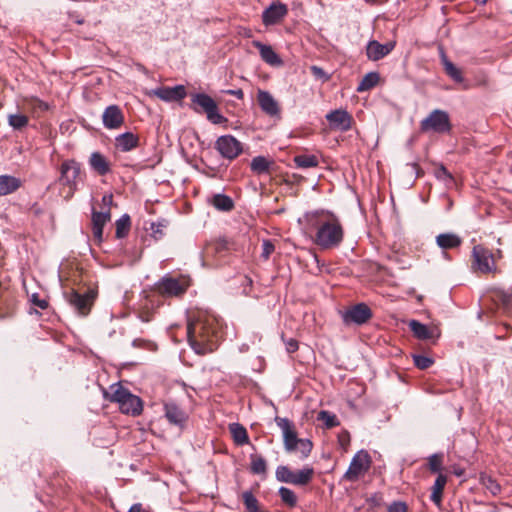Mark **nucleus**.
<instances>
[{"label":"nucleus","instance_id":"obj_1","mask_svg":"<svg viewBox=\"0 0 512 512\" xmlns=\"http://www.w3.org/2000/svg\"><path fill=\"white\" fill-rule=\"evenodd\" d=\"M313 226L317 228L314 243L322 249H330L338 246L343 240V228L337 217L332 214L309 216Z\"/></svg>","mask_w":512,"mask_h":512},{"label":"nucleus","instance_id":"obj_2","mask_svg":"<svg viewBox=\"0 0 512 512\" xmlns=\"http://www.w3.org/2000/svg\"><path fill=\"white\" fill-rule=\"evenodd\" d=\"M215 320L209 316L198 315L189 321L187 326V337L190 345L198 354H205L213 350V337L216 333Z\"/></svg>","mask_w":512,"mask_h":512},{"label":"nucleus","instance_id":"obj_3","mask_svg":"<svg viewBox=\"0 0 512 512\" xmlns=\"http://www.w3.org/2000/svg\"><path fill=\"white\" fill-rule=\"evenodd\" d=\"M105 397L112 402L118 403L119 409L125 414L136 416L142 412L143 405L141 399L131 394L119 383L111 385L110 392H106Z\"/></svg>","mask_w":512,"mask_h":512},{"label":"nucleus","instance_id":"obj_4","mask_svg":"<svg viewBox=\"0 0 512 512\" xmlns=\"http://www.w3.org/2000/svg\"><path fill=\"white\" fill-rule=\"evenodd\" d=\"M60 173L61 194L65 200H69L76 191V180L80 175V165L74 160L65 161L61 165Z\"/></svg>","mask_w":512,"mask_h":512},{"label":"nucleus","instance_id":"obj_5","mask_svg":"<svg viewBox=\"0 0 512 512\" xmlns=\"http://www.w3.org/2000/svg\"><path fill=\"white\" fill-rule=\"evenodd\" d=\"M275 475L280 482L303 486L312 480L314 470L311 467H305L298 472H293L287 466L281 465L277 467Z\"/></svg>","mask_w":512,"mask_h":512},{"label":"nucleus","instance_id":"obj_6","mask_svg":"<svg viewBox=\"0 0 512 512\" xmlns=\"http://www.w3.org/2000/svg\"><path fill=\"white\" fill-rule=\"evenodd\" d=\"M371 466V458L364 451H358L352 458L348 470L343 475V479L349 482H355L364 476Z\"/></svg>","mask_w":512,"mask_h":512},{"label":"nucleus","instance_id":"obj_7","mask_svg":"<svg viewBox=\"0 0 512 512\" xmlns=\"http://www.w3.org/2000/svg\"><path fill=\"white\" fill-rule=\"evenodd\" d=\"M473 263L472 267L480 273H491L496 270L494 255L490 250L482 245H476L472 251Z\"/></svg>","mask_w":512,"mask_h":512},{"label":"nucleus","instance_id":"obj_8","mask_svg":"<svg viewBox=\"0 0 512 512\" xmlns=\"http://www.w3.org/2000/svg\"><path fill=\"white\" fill-rule=\"evenodd\" d=\"M451 128L449 116L445 111L434 110L421 122V130L424 132L433 131L437 133L448 132Z\"/></svg>","mask_w":512,"mask_h":512},{"label":"nucleus","instance_id":"obj_9","mask_svg":"<svg viewBox=\"0 0 512 512\" xmlns=\"http://www.w3.org/2000/svg\"><path fill=\"white\" fill-rule=\"evenodd\" d=\"M96 296L97 292L93 289H89L83 294L73 290L67 295V300L80 315L86 316L89 314Z\"/></svg>","mask_w":512,"mask_h":512},{"label":"nucleus","instance_id":"obj_10","mask_svg":"<svg viewBox=\"0 0 512 512\" xmlns=\"http://www.w3.org/2000/svg\"><path fill=\"white\" fill-rule=\"evenodd\" d=\"M216 150L222 157L233 160L242 152V144L231 135L220 136L215 142Z\"/></svg>","mask_w":512,"mask_h":512},{"label":"nucleus","instance_id":"obj_11","mask_svg":"<svg viewBox=\"0 0 512 512\" xmlns=\"http://www.w3.org/2000/svg\"><path fill=\"white\" fill-rule=\"evenodd\" d=\"M193 103L203 109L208 120L213 124H220L225 120V118L218 112L216 102L210 96L206 94H196L193 96Z\"/></svg>","mask_w":512,"mask_h":512},{"label":"nucleus","instance_id":"obj_12","mask_svg":"<svg viewBox=\"0 0 512 512\" xmlns=\"http://www.w3.org/2000/svg\"><path fill=\"white\" fill-rule=\"evenodd\" d=\"M326 119L329 122L330 129L338 131H348L351 129L353 118L344 109H336L329 112L326 115Z\"/></svg>","mask_w":512,"mask_h":512},{"label":"nucleus","instance_id":"obj_13","mask_svg":"<svg viewBox=\"0 0 512 512\" xmlns=\"http://www.w3.org/2000/svg\"><path fill=\"white\" fill-rule=\"evenodd\" d=\"M276 423L282 430L285 449L288 452L294 451L297 441L301 439L297 437L293 424L286 418H276Z\"/></svg>","mask_w":512,"mask_h":512},{"label":"nucleus","instance_id":"obj_14","mask_svg":"<svg viewBox=\"0 0 512 512\" xmlns=\"http://www.w3.org/2000/svg\"><path fill=\"white\" fill-rule=\"evenodd\" d=\"M188 285L185 281L174 278H164L157 285V290L160 294L166 296H179L183 294Z\"/></svg>","mask_w":512,"mask_h":512},{"label":"nucleus","instance_id":"obj_15","mask_svg":"<svg viewBox=\"0 0 512 512\" xmlns=\"http://www.w3.org/2000/svg\"><path fill=\"white\" fill-rule=\"evenodd\" d=\"M103 125L107 129H119L124 124V114L119 106H108L102 115Z\"/></svg>","mask_w":512,"mask_h":512},{"label":"nucleus","instance_id":"obj_16","mask_svg":"<svg viewBox=\"0 0 512 512\" xmlns=\"http://www.w3.org/2000/svg\"><path fill=\"white\" fill-rule=\"evenodd\" d=\"M372 316L370 308L366 304H357L347 310L343 316L346 323L363 324Z\"/></svg>","mask_w":512,"mask_h":512},{"label":"nucleus","instance_id":"obj_17","mask_svg":"<svg viewBox=\"0 0 512 512\" xmlns=\"http://www.w3.org/2000/svg\"><path fill=\"white\" fill-rule=\"evenodd\" d=\"M111 219V211H95L92 212V233L93 238L100 244L103 241V228Z\"/></svg>","mask_w":512,"mask_h":512},{"label":"nucleus","instance_id":"obj_18","mask_svg":"<svg viewBox=\"0 0 512 512\" xmlns=\"http://www.w3.org/2000/svg\"><path fill=\"white\" fill-rule=\"evenodd\" d=\"M288 9L285 4L280 2L272 3L262 15L263 23L266 26L277 24L281 21L287 14Z\"/></svg>","mask_w":512,"mask_h":512},{"label":"nucleus","instance_id":"obj_19","mask_svg":"<svg viewBox=\"0 0 512 512\" xmlns=\"http://www.w3.org/2000/svg\"><path fill=\"white\" fill-rule=\"evenodd\" d=\"M257 100L260 108L266 114L270 116H277L280 114L279 104L269 92L259 90L257 93Z\"/></svg>","mask_w":512,"mask_h":512},{"label":"nucleus","instance_id":"obj_20","mask_svg":"<svg viewBox=\"0 0 512 512\" xmlns=\"http://www.w3.org/2000/svg\"><path fill=\"white\" fill-rule=\"evenodd\" d=\"M152 94L164 101H178L186 96V90L183 85L175 87H162L152 91Z\"/></svg>","mask_w":512,"mask_h":512},{"label":"nucleus","instance_id":"obj_21","mask_svg":"<svg viewBox=\"0 0 512 512\" xmlns=\"http://www.w3.org/2000/svg\"><path fill=\"white\" fill-rule=\"evenodd\" d=\"M395 42L381 44L377 41H371L367 45V56L370 60L377 61L388 55L394 48Z\"/></svg>","mask_w":512,"mask_h":512},{"label":"nucleus","instance_id":"obj_22","mask_svg":"<svg viewBox=\"0 0 512 512\" xmlns=\"http://www.w3.org/2000/svg\"><path fill=\"white\" fill-rule=\"evenodd\" d=\"M254 47L259 50L261 58L268 64L273 66H280L282 64V60L280 57L274 52L271 46L262 44L261 42L255 41L253 42Z\"/></svg>","mask_w":512,"mask_h":512},{"label":"nucleus","instance_id":"obj_23","mask_svg":"<svg viewBox=\"0 0 512 512\" xmlns=\"http://www.w3.org/2000/svg\"><path fill=\"white\" fill-rule=\"evenodd\" d=\"M116 147L121 151L127 152L136 148L139 144V138L131 132L123 133L115 139Z\"/></svg>","mask_w":512,"mask_h":512},{"label":"nucleus","instance_id":"obj_24","mask_svg":"<svg viewBox=\"0 0 512 512\" xmlns=\"http://www.w3.org/2000/svg\"><path fill=\"white\" fill-rule=\"evenodd\" d=\"M165 415L172 424L182 425L187 420V414L175 404L165 405Z\"/></svg>","mask_w":512,"mask_h":512},{"label":"nucleus","instance_id":"obj_25","mask_svg":"<svg viewBox=\"0 0 512 512\" xmlns=\"http://www.w3.org/2000/svg\"><path fill=\"white\" fill-rule=\"evenodd\" d=\"M21 186V180L9 176V175H2L0 176V196L8 195L10 193H13L17 189H19Z\"/></svg>","mask_w":512,"mask_h":512},{"label":"nucleus","instance_id":"obj_26","mask_svg":"<svg viewBox=\"0 0 512 512\" xmlns=\"http://www.w3.org/2000/svg\"><path fill=\"white\" fill-rule=\"evenodd\" d=\"M461 238L453 233H443L436 237L437 245L442 249H453L460 246Z\"/></svg>","mask_w":512,"mask_h":512},{"label":"nucleus","instance_id":"obj_27","mask_svg":"<svg viewBox=\"0 0 512 512\" xmlns=\"http://www.w3.org/2000/svg\"><path fill=\"white\" fill-rule=\"evenodd\" d=\"M89 162L91 167L100 175H105L110 171L109 162L102 154L98 152H94L91 154Z\"/></svg>","mask_w":512,"mask_h":512},{"label":"nucleus","instance_id":"obj_28","mask_svg":"<svg viewBox=\"0 0 512 512\" xmlns=\"http://www.w3.org/2000/svg\"><path fill=\"white\" fill-rule=\"evenodd\" d=\"M229 431L232 435L234 442L238 445H244L249 443V437L247 430L244 426L239 423H232L229 425Z\"/></svg>","mask_w":512,"mask_h":512},{"label":"nucleus","instance_id":"obj_29","mask_svg":"<svg viewBox=\"0 0 512 512\" xmlns=\"http://www.w3.org/2000/svg\"><path fill=\"white\" fill-rule=\"evenodd\" d=\"M447 483V477L443 474H439L435 480V483L432 487L431 500L437 505L440 506L442 501V494L444 487Z\"/></svg>","mask_w":512,"mask_h":512},{"label":"nucleus","instance_id":"obj_30","mask_svg":"<svg viewBox=\"0 0 512 512\" xmlns=\"http://www.w3.org/2000/svg\"><path fill=\"white\" fill-rule=\"evenodd\" d=\"M409 327L413 332L414 336L421 340L430 339L433 337V331L430 330L426 325L416 321L411 320L409 322Z\"/></svg>","mask_w":512,"mask_h":512},{"label":"nucleus","instance_id":"obj_31","mask_svg":"<svg viewBox=\"0 0 512 512\" xmlns=\"http://www.w3.org/2000/svg\"><path fill=\"white\" fill-rule=\"evenodd\" d=\"M210 203L220 211H230L234 207L232 199L224 194L213 195V197L210 200Z\"/></svg>","mask_w":512,"mask_h":512},{"label":"nucleus","instance_id":"obj_32","mask_svg":"<svg viewBox=\"0 0 512 512\" xmlns=\"http://www.w3.org/2000/svg\"><path fill=\"white\" fill-rule=\"evenodd\" d=\"M444 70L448 76H450L455 82H463L462 72L452 62H450L445 56L442 57Z\"/></svg>","mask_w":512,"mask_h":512},{"label":"nucleus","instance_id":"obj_33","mask_svg":"<svg viewBox=\"0 0 512 512\" xmlns=\"http://www.w3.org/2000/svg\"><path fill=\"white\" fill-rule=\"evenodd\" d=\"M379 81V75L376 72H370L366 74L358 85L357 91H367L377 85Z\"/></svg>","mask_w":512,"mask_h":512},{"label":"nucleus","instance_id":"obj_34","mask_svg":"<svg viewBox=\"0 0 512 512\" xmlns=\"http://www.w3.org/2000/svg\"><path fill=\"white\" fill-rule=\"evenodd\" d=\"M250 459H251V465H250L251 472L254 474L265 475L266 471H267V465H266L265 459L262 456L256 455V454H252L250 456Z\"/></svg>","mask_w":512,"mask_h":512},{"label":"nucleus","instance_id":"obj_35","mask_svg":"<svg viewBox=\"0 0 512 512\" xmlns=\"http://www.w3.org/2000/svg\"><path fill=\"white\" fill-rule=\"evenodd\" d=\"M317 420L323 422L324 427L327 429L336 427L340 424L337 416L326 410H322L318 413Z\"/></svg>","mask_w":512,"mask_h":512},{"label":"nucleus","instance_id":"obj_36","mask_svg":"<svg viewBox=\"0 0 512 512\" xmlns=\"http://www.w3.org/2000/svg\"><path fill=\"white\" fill-rule=\"evenodd\" d=\"M116 226V237L123 238L125 237L131 226L130 217L128 215H123L120 219H118L115 223Z\"/></svg>","mask_w":512,"mask_h":512},{"label":"nucleus","instance_id":"obj_37","mask_svg":"<svg viewBox=\"0 0 512 512\" xmlns=\"http://www.w3.org/2000/svg\"><path fill=\"white\" fill-rule=\"evenodd\" d=\"M271 162L268 161L265 157L258 156L252 159L251 161V169L252 171L262 174L268 172Z\"/></svg>","mask_w":512,"mask_h":512},{"label":"nucleus","instance_id":"obj_38","mask_svg":"<svg viewBox=\"0 0 512 512\" xmlns=\"http://www.w3.org/2000/svg\"><path fill=\"white\" fill-rule=\"evenodd\" d=\"M294 162L301 168H311L318 165V160L314 155H298L294 158Z\"/></svg>","mask_w":512,"mask_h":512},{"label":"nucleus","instance_id":"obj_39","mask_svg":"<svg viewBox=\"0 0 512 512\" xmlns=\"http://www.w3.org/2000/svg\"><path fill=\"white\" fill-rule=\"evenodd\" d=\"M279 495L281 500L290 507H294L297 504V496L295 493L286 487H280Z\"/></svg>","mask_w":512,"mask_h":512},{"label":"nucleus","instance_id":"obj_40","mask_svg":"<svg viewBox=\"0 0 512 512\" xmlns=\"http://www.w3.org/2000/svg\"><path fill=\"white\" fill-rule=\"evenodd\" d=\"M8 122L14 129H21L28 124V117L22 113L11 114L8 116Z\"/></svg>","mask_w":512,"mask_h":512},{"label":"nucleus","instance_id":"obj_41","mask_svg":"<svg viewBox=\"0 0 512 512\" xmlns=\"http://www.w3.org/2000/svg\"><path fill=\"white\" fill-rule=\"evenodd\" d=\"M228 249V243L226 240L224 239H218L212 243H210L207 247H206V253L208 255H214V254H217V253H221L222 251H225Z\"/></svg>","mask_w":512,"mask_h":512},{"label":"nucleus","instance_id":"obj_42","mask_svg":"<svg viewBox=\"0 0 512 512\" xmlns=\"http://www.w3.org/2000/svg\"><path fill=\"white\" fill-rule=\"evenodd\" d=\"M481 482L484 487L490 491L493 495L500 492V485L490 476H481Z\"/></svg>","mask_w":512,"mask_h":512},{"label":"nucleus","instance_id":"obj_43","mask_svg":"<svg viewBox=\"0 0 512 512\" xmlns=\"http://www.w3.org/2000/svg\"><path fill=\"white\" fill-rule=\"evenodd\" d=\"M443 464V455L442 454H433L429 457V469L436 473L442 469Z\"/></svg>","mask_w":512,"mask_h":512},{"label":"nucleus","instance_id":"obj_44","mask_svg":"<svg viewBox=\"0 0 512 512\" xmlns=\"http://www.w3.org/2000/svg\"><path fill=\"white\" fill-rule=\"evenodd\" d=\"M297 447L294 451H299L302 454L303 458L308 457L312 450V443L308 439H301L297 441Z\"/></svg>","mask_w":512,"mask_h":512},{"label":"nucleus","instance_id":"obj_45","mask_svg":"<svg viewBox=\"0 0 512 512\" xmlns=\"http://www.w3.org/2000/svg\"><path fill=\"white\" fill-rule=\"evenodd\" d=\"M413 359L415 366L421 370L427 369L433 364V360L426 356L416 355Z\"/></svg>","mask_w":512,"mask_h":512},{"label":"nucleus","instance_id":"obj_46","mask_svg":"<svg viewBox=\"0 0 512 512\" xmlns=\"http://www.w3.org/2000/svg\"><path fill=\"white\" fill-rule=\"evenodd\" d=\"M310 70L314 77L322 80L323 82H326L330 79V76L321 67L314 65L310 67Z\"/></svg>","mask_w":512,"mask_h":512},{"label":"nucleus","instance_id":"obj_47","mask_svg":"<svg viewBox=\"0 0 512 512\" xmlns=\"http://www.w3.org/2000/svg\"><path fill=\"white\" fill-rule=\"evenodd\" d=\"M338 442H339V445L346 452L348 450L349 445H350V434H349V432L348 431L341 432L338 435Z\"/></svg>","mask_w":512,"mask_h":512},{"label":"nucleus","instance_id":"obj_48","mask_svg":"<svg viewBox=\"0 0 512 512\" xmlns=\"http://www.w3.org/2000/svg\"><path fill=\"white\" fill-rule=\"evenodd\" d=\"M435 176L440 180H450L452 181L451 174L447 171L444 166H439L435 169Z\"/></svg>","mask_w":512,"mask_h":512},{"label":"nucleus","instance_id":"obj_49","mask_svg":"<svg viewBox=\"0 0 512 512\" xmlns=\"http://www.w3.org/2000/svg\"><path fill=\"white\" fill-rule=\"evenodd\" d=\"M113 203V196L112 194H105L102 197V211H110V207Z\"/></svg>","mask_w":512,"mask_h":512},{"label":"nucleus","instance_id":"obj_50","mask_svg":"<svg viewBox=\"0 0 512 512\" xmlns=\"http://www.w3.org/2000/svg\"><path fill=\"white\" fill-rule=\"evenodd\" d=\"M388 512H407V507L403 502H395L389 506Z\"/></svg>","mask_w":512,"mask_h":512},{"label":"nucleus","instance_id":"obj_51","mask_svg":"<svg viewBox=\"0 0 512 512\" xmlns=\"http://www.w3.org/2000/svg\"><path fill=\"white\" fill-rule=\"evenodd\" d=\"M274 251V245L270 242V241H264L263 242V257L265 259L269 258V256L273 253Z\"/></svg>","mask_w":512,"mask_h":512},{"label":"nucleus","instance_id":"obj_52","mask_svg":"<svg viewBox=\"0 0 512 512\" xmlns=\"http://www.w3.org/2000/svg\"><path fill=\"white\" fill-rule=\"evenodd\" d=\"M285 344H286V350L289 353H294L298 349V342L295 339L291 338V339L285 341Z\"/></svg>","mask_w":512,"mask_h":512},{"label":"nucleus","instance_id":"obj_53","mask_svg":"<svg viewBox=\"0 0 512 512\" xmlns=\"http://www.w3.org/2000/svg\"><path fill=\"white\" fill-rule=\"evenodd\" d=\"M32 302L41 309L48 307V302L44 299H39L37 295L32 296Z\"/></svg>","mask_w":512,"mask_h":512},{"label":"nucleus","instance_id":"obj_54","mask_svg":"<svg viewBox=\"0 0 512 512\" xmlns=\"http://www.w3.org/2000/svg\"><path fill=\"white\" fill-rule=\"evenodd\" d=\"M227 94H230V95H234L236 96L238 99H242L244 94H243V91L241 89H237V90H227L226 91Z\"/></svg>","mask_w":512,"mask_h":512},{"label":"nucleus","instance_id":"obj_55","mask_svg":"<svg viewBox=\"0 0 512 512\" xmlns=\"http://www.w3.org/2000/svg\"><path fill=\"white\" fill-rule=\"evenodd\" d=\"M128 512H142V505L140 503L134 504L130 507Z\"/></svg>","mask_w":512,"mask_h":512},{"label":"nucleus","instance_id":"obj_56","mask_svg":"<svg viewBox=\"0 0 512 512\" xmlns=\"http://www.w3.org/2000/svg\"><path fill=\"white\" fill-rule=\"evenodd\" d=\"M155 226H156L155 224H152V226H151V230H152L154 233H158V232H160L159 225H157V229H155Z\"/></svg>","mask_w":512,"mask_h":512},{"label":"nucleus","instance_id":"obj_57","mask_svg":"<svg viewBox=\"0 0 512 512\" xmlns=\"http://www.w3.org/2000/svg\"><path fill=\"white\" fill-rule=\"evenodd\" d=\"M496 256H497L498 258H501V257H502V252H501V250H497V252H496Z\"/></svg>","mask_w":512,"mask_h":512},{"label":"nucleus","instance_id":"obj_58","mask_svg":"<svg viewBox=\"0 0 512 512\" xmlns=\"http://www.w3.org/2000/svg\"><path fill=\"white\" fill-rule=\"evenodd\" d=\"M455 474H456L457 476H461V475H462V471H461V470H456V471H455Z\"/></svg>","mask_w":512,"mask_h":512}]
</instances>
